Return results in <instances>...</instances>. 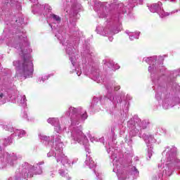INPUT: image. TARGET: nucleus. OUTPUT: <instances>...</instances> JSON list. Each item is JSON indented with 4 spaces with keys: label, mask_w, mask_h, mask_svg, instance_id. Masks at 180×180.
I'll return each instance as SVG.
<instances>
[{
    "label": "nucleus",
    "mask_w": 180,
    "mask_h": 180,
    "mask_svg": "<svg viewBox=\"0 0 180 180\" xmlns=\"http://www.w3.org/2000/svg\"><path fill=\"white\" fill-rule=\"evenodd\" d=\"M33 4L32 13L34 15L38 13L41 18H49V26L53 32L55 36L63 44L66 54H68L72 65L75 69L70 71L71 74L76 72L79 77L81 74L90 75L91 79L102 84L105 81V75H102L99 70V65L95 62V53L91 48L89 44L85 41L83 44L82 51V63H78L77 56L74 53V49L79 44V41L84 34L77 27L76 16L82 11V6L78 0H65L64 3V11L66 13L65 18L68 19L69 22L63 24V19L60 15L51 13V6L49 4H40L37 0H29Z\"/></svg>",
    "instance_id": "1"
},
{
    "label": "nucleus",
    "mask_w": 180,
    "mask_h": 180,
    "mask_svg": "<svg viewBox=\"0 0 180 180\" xmlns=\"http://www.w3.org/2000/svg\"><path fill=\"white\" fill-rule=\"evenodd\" d=\"M22 3L19 0H7L0 7V23L4 20V30L0 36V44L6 43L8 47L15 49L22 60L13 62L16 75H33L32 50L23 26L26 25L21 13Z\"/></svg>",
    "instance_id": "2"
},
{
    "label": "nucleus",
    "mask_w": 180,
    "mask_h": 180,
    "mask_svg": "<svg viewBox=\"0 0 180 180\" xmlns=\"http://www.w3.org/2000/svg\"><path fill=\"white\" fill-rule=\"evenodd\" d=\"M136 5H143V0H130L123 4L117 0L108 2H101L99 0L94 1V11L98 18H106L105 27H96V32L101 36H113L120 32V18L123 15H130L131 10Z\"/></svg>",
    "instance_id": "3"
},
{
    "label": "nucleus",
    "mask_w": 180,
    "mask_h": 180,
    "mask_svg": "<svg viewBox=\"0 0 180 180\" xmlns=\"http://www.w3.org/2000/svg\"><path fill=\"white\" fill-rule=\"evenodd\" d=\"M65 115L70 117L71 124L66 133L68 134L72 146H75V144L84 146L86 153L89 154V141L82 131L84 129L82 125H79L80 123H84L88 119L86 110L82 107L70 106L65 112Z\"/></svg>",
    "instance_id": "4"
},
{
    "label": "nucleus",
    "mask_w": 180,
    "mask_h": 180,
    "mask_svg": "<svg viewBox=\"0 0 180 180\" xmlns=\"http://www.w3.org/2000/svg\"><path fill=\"white\" fill-rule=\"evenodd\" d=\"M178 155L179 151L177 147L166 146L162 153L160 162L158 164V168H161V170L153 176V180H167L176 169L180 171V159L178 158Z\"/></svg>",
    "instance_id": "5"
},
{
    "label": "nucleus",
    "mask_w": 180,
    "mask_h": 180,
    "mask_svg": "<svg viewBox=\"0 0 180 180\" xmlns=\"http://www.w3.org/2000/svg\"><path fill=\"white\" fill-rule=\"evenodd\" d=\"M2 128L6 131H10L13 134L11 135V137H8L7 139H0V170L6 169L9 167H15L18 161V155L16 153L4 152V148L9 146L13 139L19 140V139H22V137L26 136V131L23 129H15L11 124H4Z\"/></svg>",
    "instance_id": "6"
},
{
    "label": "nucleus",
    "mask_w": 180,
    "mask_h": 180,
    "mask_svg": "<svg viewBox=\"0 0 180 180\" xmlns=\"http://www.w3.org/2000/svg\"><path fill=\"white\" fill-rule=\"evenodd\" d=\"M105 89L107 94L104 96V99H107L112 105V109L110 110V114L114 115L115 117L123 123L129 116V102L122 101V98L124 96V92L122 91L120 95L113 96V90L119 91L120 89V85L115 80L107 83Z\"/></svg>",
    "instance_id": "7"
},
{
    "label": "nucleus",
    "mask_w": 180,
    "mask_h": 180,
    "mask_svg": "<svg viewBox=\"0 0 180 180\" xmlns=\"http://www.w3.org/2000/svg\"><path fill=\"white\" fill-rule=\"evenodd\" d=\"M150 122L148 120H143L141 121L138 116L135 115L127 122V127L129 129L130 132L124 137V141L129 147V150L124 152V157L129 164L131 162V158L134 155L133 151V137L139 136L141 137V130L147 129V126Z\"/></svg>",
    "instance_id": "8"
},
{
    "label": "nucleus",
    "mask_w": 180,
    "mask_h": 180,
    "mask_svg": "<svg viewBox=\"0 0 180 180\" xmlns=\"http://www.w3.org/2000/svg\"><path fill=\"white\" fill-rule=\"evenodd\" d=\"M39 137L41 141L45 146L51 145V150L47 153V157H55L56 162H58L60 161V155L63 158L62 162L63 164H65V161H67V158L63 155V150L64 147V143L63 142V136L61 135L57 134H53L51 136H47L43 134H40Z\"/></svg>",
    "instance_id": "9"
},
{
    "label": "nucleus",
    "mask_w": 180,
    "mask_h": 180,
    "mask_svg": "<svg viewBox=\"0 0 180 180\" xmlns=\"http://www.w3.org/2000/svg\"><path fill=\"white\" fill-rule=\"evenodd\" d=\"M115 136L112 138V143H108V145L105 146L108 154H110V160H112L113 172H115L118 180L130 179V175L129 172L123 167L122 164V158H120L117 155V149L116 147V141H115Z\"/></svg>",
    "instance_id": "10"
},
{
    "label": "nucleus",
    "mask_w": 180,
    "mask_h": 180,
    "mask_svg": "<svg viewBox=\"0 0 180 180\" xmlns=\"http://www.w3.org/2000/svg\"><path fill=\"white\" fill-rule=\"evenodd\" d=\"M8 69H1L0 75H4L0 79V106L5 105L7 102H11V94L9 89L12 88V80Z\"/></svg>",
    "instance_id": "11"
},
{
    "label": "nucleus",
    "mask_w": 180,
    "mask_h": 180,
    "mask_svg": "<svg viewBox=\"0 0 180 180\" xmlns=\"http://www.w3.org/2000/svg\"><path fill=\"white\" fill-rule=\"evenodd\" d=\"M148 8L152 13H158L161 19H164L169 15H174V13H176L178 10L172 11L170 13L165 12L164 8H162V3L158 1V3H155L148 6Z\"/></svg>",
    "instance_id": "12"
},
{
    "label": "nucleus",
    "mask_w": 180,
    "mask_h": 180,
    "mask_svg": "<svg viewBox=\"0 0 180 180\" xmlns=\"http://www.w3.org/2000/svg\"><path fill=\"white\" fill-rule=\"evenodd\" d=\"M142 137L148 147L146 160L150 161L151 157H153V154H154V152L153 151V143H155V139H154L153 135L148 134H144Z\"/></svg>",
    "instance_id": "13"
},
{
    "label": "nucleus",
    "mask_w": 180,
    "mask_h": 180,
    "mask_svg": "<svg viewBox=\"0 0 180 180\" xmlns=\"http://www.w3.org/2000/svg\"><path fill=\"white\" fill-rule=\"evenodd\" d=\"M61 123L62 125L60 124V120L58 117H49L47 120V122L49 124H51V126H54V130L58 133V134H60L63 130H67V128L65 127V125H63V122H65V118L62 117L61 118Z\"/></svg>",
    "instance_id": "14"
},
{
    "label": "nucleus",
    "mask_w": 180,
    "mask_h": 180,
    "mask_svg": "<svg viewBox=\"0 0 180 180\" xmlns=\"http://www.w3.org/2000/svg\"><path fill=\"white\" fill-rule=\"evenodd\" d=\"M103 101H109L108 99H105V96L102 97H94L93 101L91 102V105L90 106L91 110L93 112H99L102 108H101V105H102V102Z\"/></svg>",
    "instance_id": "15"
},
{
    "label": "nucleus",
    "mask_w": 180,
    "mask_h": 180,
    "mask_svg": "<svg viewBox=\"0 0 180 180\" xmlns=\"http://www.w3.org/2000/svg\"><path fill=\"white\" fill-rule=\"evenodd\" d=\"M27 101L26 96L19 94L15 97V96H11L10 97V102L11 103H17L19 106H22V108H26L27 106Z\"/></svg>",
    "instance_id": "16"
},
{
    "label": "nucleus",
    "mask_w": 180,
    "mask_h": 180,
    "mask_svg": "<svg viewBox=\"0 0 180 180\" xmlns=\"http://www.w3.org/2000/svg\"><path fill=\"white\" fill-rule=\"evenodd\" d=\"M63 155L67 158V161L65 162V163H63V156L61 155H59V162H61V164L63 165V167H65V168H70L74 165V164H77V162L78 161V158L73 159L72 162L69 160V158L63 153Z\"/></svg>",
    "instance_id": "17"
},
{
    "label": "nucleus",
    "mask_w": 180,
    "mask_h": 180,
    "mask_svg": "<svg viewBox=\"0 0 180 180\" xmlns=\"http://www.w3.org/2000/svg\"><path fill=\"white\" fill-rule=\"evenodd\" d=\"M129 169L130 170L128 172V175H129V179H137L139 176H140V172L135 166L131 167V168H129Z\"/></svg>",
    "instance_id": "18"
},
{
    "label": "nucleus",
    "mask_w": 180,
    "mask_h": 180,
    "mask_svg": "<svg viewBox=\"0 0 180 180\" xmlns=\"http://www.w3.org/2000/svg\"><path fill=\"white\" fill-rule=\"evenodd\" d=\"M58 174L60 176H62L63 178H65L67 180H70L71 177H70V175H68V170L65 169V166H63L58 170Z\"/></svg>",
    "instance_id": "19"
},
{
    "label": "nucleus",
    "mask_w": 180,
    "mask_h": 180,
    "mask_svg": "<svg viewBox=\"0 0 180 180\" xmlns=\"http://www.w3.org/2000/svg\"><path fill=\"white\" fill-rule=\"evenodd\" d=\"M84 163H85V165H86L87 167H89V168H90V169H94V168L96 167V163L94 162V160H92V158H91L90 156L88 157V155H86V159Z\"/></svg>",
    "instance_id": "20"
},
{
    "label": "nucleus",
    "mask_w": 180,
    "mask_h": 180,
    "mask_svg": "<svg viewBox=\"0 0 180 180\" xmlns=\"http://www.w3.org/2000/svg\"><path fill=\"white\" fill-rule=\"evenodd\" d=\"M125 34H127V36H129V39L131 41H133V40L139 39L140 36V32H132L127 30L125 31Z\"/></svg>",
    "instance_id": "21"
},
{
    "label": "nucleus",
    "mask_w": 180,
    "mask_h": 180,
    "mask_svg": "<svg viewBox=\"0 0 180 180\" xmlns=\"http://www.w3.org/2000/svg\"><path fill=\"white\" fill-rule=\"evenodd\" d=\"M21 117H22V119H25V120H27V122H32V118H30V117L29 116V112L27 109H25L23 111H22Z\"/></svg>",
    "instance_id": "22"
},
{
    "label": "nucleus",
    "mask_w": 180,
    "mask_h": 180,
    "mask_svg": "<svg viewBox=\"0 0 180 180\" xmlns=\"http://www.w3.org/2000/svg\"><path fill=\"white\" fill-rule=\"evenodd\" d=\"M51 75H41V77H39L37 79V82L38 84H41V83L44 82L45 81H47V79H49V78L50 77H51Z\"/></svg>",
    "instance_id": "23"
},
{
    "label": "nucleus",
    "mask_w": 180,
    "mask_h": 180,
    "mask_svg": "<svg viewBox=\"0 0 180 180\" xmlns=\"http://www.w3.org/2000/svg\"><path fill=\"white\" fill-rule=\"evenodd\" d=\"M106 67H108V68H109L110 70H112L113 67H115V62H113V60H105V68H106Z\"/></svg>",
    "instance_id": "24"
},
{
    "label": "nucleus",
    "mask_w": 180,
    "mask_h": 180,
    "mask_svg": "<svg viewBox=\"0 0 180 180\" xmlns=\"http://www.w3.org/2000/svg\"><path fill=\"white\" fill-rule=\"evenodd\" d=\"M103 137L99 138L98 139V138H95L94 136H91L90 138V141L91 143H98V141H99L100 143H103Z\"/></svg>",
    "instance_id": "25"
},
{
    "label": "nucleus",
    "mask_w": 180,
    "mask_h": 180,
    "mask_svg": "<svg viewBox=\"0 0 180 180\" xmlns=\"http://www.w3.org/2000/svg\"><path fill=\"white\" fill-rule=\"evenodd\" d=\"M123 98H124V96L123 97H122L121 102H124V101H125V102H128L129 105L130 103L129 102V101H131V99H132L131 96L127 94L126 96V100H123Z\"/></svg>",
    "instance_id": "26"
},
{
    "label": "nucleus",
    "mask_w": 180,
    "mask_h": 180,
    "mask_svg": "<svg viewBox=\"0 0 180 180\" xmlns=\"http://www.w3.org/2000/svg\"><path fill=\"white\" fill-rule=\"evenodd\" d=\"M96 175L98 180H103L105 179V177L103 176V174H102V172H96Z\"/></svg>",
    "instance_id": "27"
},
{
    "label": "nucleus",
    "mask_w": 180,
    "mask_h": 180,
    "mask_svg": "<svg viewBox=\"0 0 180 180\" xmlns=\"http://www.w3.org/2000/svg\"><path fill=\"white\" fill-rule=\"evenodd\" d=\"M119 68H120V66H119V65L118 64H115L114 63V66H113V68H112V69H111V70H119Z\"/></svg>",
    "instance_id": "28"
},
{
    "label": "nucleus",
    "mask_w": 180,
    "mask_h": 180,
    "mask_svg": "<svg viewBox=\"0 0 180 180\" xmlns=\"http://www.w3.org/2000/svg\"><path fill=\"white\" fill-rule=\"evenodd\" d=\"M108 39H109L110 41H113V37L110 36L108 37Z\"/></svg>",
    "instance_id": "29"
},
{
    "label": "nucleus",
    "mask_w": 180,
    "mask_h": 180,
    "mask_svg": "<svg viewBox=\"0 0 180 180\" xmlns=\"http://www.w3.org/2000/svg\"><path fill=\"white\" fill-rule=\"evenodd\" d=\"M115 130H116L115 128L111 127V132L112 133V134H115Z\"/></svg>",
    "instance_id": "30"
},
{
    "label": "nucleus",
    "mask_w": 180,
    "mask_h": 180,
    "mask_svg": "<svg viewBox=\"0 0 180 180\" xmlns=\"http://www.w3.org/2000/svg\"><path fill=\"white\" fill-rule=\"evenodd\" d=\"M139 156H136L134 158V161H139Z\"/></svg>",
    "instance_id": "31"
},
{
    "label": "nucleus",
    "mask_w": 180,
    "mask_h": 180,
    "mask_svg": "<svg viewBox=\"0 0 180 180\" xmlns=\"http://www.w3.org/2000/svg\"><path fill=\"white\" fill-rule=\"evenodd\" d=\"M51 175H53V173H51Z\"/></svg>",
    "instance_id": "32"
}]
</instances>
